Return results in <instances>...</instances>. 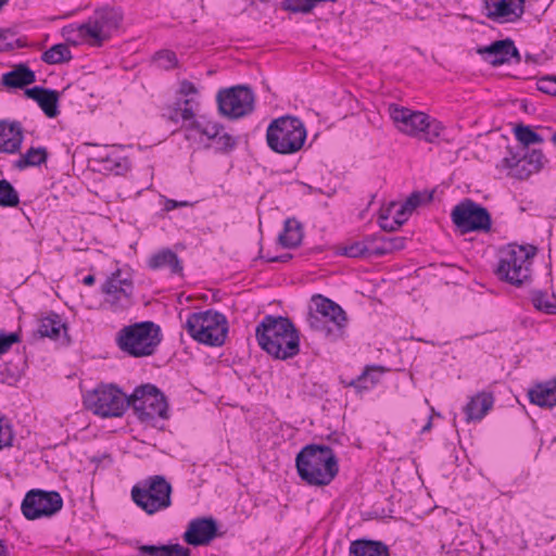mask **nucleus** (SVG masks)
<instances>
[{"mask_svg": "<svg viewBox=\"0 0 556 556\" xmlns=\"http://www.w3.org/2000/svg\"><path fill=\"white\" fill-rule=\"evenodd\" d=\"M162 340L161 327L151 320L124 326L115 336L119 351L134 358L154 355Z\"/></svg>", "mask_w": 556, "mask_h": 556, "instance_id": "4", "label": "nucleus"}, {"mask_svg": "<svg viewBox=\"0 0 556 556\" xmlns=\"http://www.w3.org/2000/svg\"><path fill=\"white\" fill-rule=\"evenodd\" d=\"M73 59L72 52L66 43H56L41 54L42 62L47 64H62Z\"/></svg>", "mask_w": 556, "mask_h": 556, "instance_id": "35", "label": "nucleus"}, {"mask_svg": "<svg viewBox=\"0 0 556 556\" xmlns=\"http://www.w3.org/2000/svg\"><path fill=\"white\" fill-rule=\"evenodd\" d=\"M172 484L164 476L154 475L140 480L131 488V500L148 515L172 505Z\"/></svg>", "mask_w": 556, "mask_h": 556, "instance_id": "8", "label": "nucleus"}, {"mask_svg": "<svg viewBox=\"0 0 556 556\" xmlns=\"http://www.w3.org/2000/svg\"><path fill=\"white\" fill-rule=\"evenodd\" d=\"M20 204V195L15 188L7 179L0 180V207H16Z\"/></svg>", "mask_w": 556, "mask_h": 556, "instance_id": "37", "label": "nucleus"}, {"mask_svg": "<svg viewBox=\"0 0 556 556\" xmlns=\"http://www.w3.org/2000/svg\"><path fill=\"white\" fill-rule=\"evenodd\" d=\"M365 245H363L362 241H354L351 243H348L340 248V254L348 256V257H363L365 258Z\"/></svg>", "mask_w": 556, "mask_h": 556, "instance_id": "45", "label": "nucleus"}, {"mask_svg": "<svg viewBox=\"0 0 556 556\" xmlns=\"http://www.w3.org/2000/svg\"><path fill=\"white\" fill-rule=\"evenodd\" d=\"M121 8L104 5L94 10L89 18L77 26V37L92 47H102L123 21Z\"/></svg>", "mask_w": 556, "mask_h": 556, "instance_id": "7", "label": "nucleus"}, {"mask_svg": "<svg viewBox=\"0 0 556 556\" xmlns=\"http://www.w3.org/2000/svg\"><path fill=\"white\" fill-rule=\"evenodd\" d=\"M49 152L45 147H30L25 153L21 154L12 164L17 170H25L28 167L40 166L48 161Z\"/></svg>", "mask_w": 556, "mask_h": 556, "instance_id": "31", "label": "nucleus"}, {"mask_svg": "<svg viewBox=\"0 0 556 556\" xmlns=\"http://www.w3.org/2000/svg\"><path fill=\"white\" fill-rule=\"evenodd\" d=\"M431 201H432V193H422L419 191H415L403 203L404 210L410 211L413 213V211L415 208H417L419 205H421L422 203L431 202Z\"/></svg>", "mask_w": 556, "mask_h": 556, "instance_id": "42", "label": "nucleus"}, {"mask_svg": "<svg viewBox=\"0 0 556 556\" xmlns=\"http://www.w3.org/2000/svg\"><path fill=\"white\" fill-rule=\"evenodd\" d=\"M214 141L217 144V149L222 152H229L233 150L237 144L236 139L227 132L217 135Z\"/></svg>", "mask_w": 556, "mask_h": 556, "instance_id": "48", "label": "nucleus"}, {"mask_svg": "<svg viewBox=\"0 0 556 556\" xmlns=\"http://www.w3.org/2000/svg\"><path fill=\"white\" fill-rule=\"evenodd\" d=\"M13 33L10 29H0V40L5 41Z\"/></svg>", "mask_w": 556, "mask_h": 556, "instance_id": "64", "label": "nucleus"}, {"mask_svg": "<svg viewBox=\"0 0 556 556\" xmlns=\"http://www.w3.org/2000/svg\"><path fill=\"white\" fill-rule=\"evenodd\" d=\"M13 50V46H12V41H1L0 42V51L1 52H4V51H12Z\"/></svg>", "mask_w": 556, "mask_h": 556, "instance_id": "61", "label": "nucleus"}, {"mask_svg": "<svg viewBox=\"0 0 556 556\" xmlns=\"http://www.w3.org/2000/svg\"><path fill=\"white\" fill-rule=\"evenodd\" d=\"M531 302L535 309L541 311L548 315L556 314V302L547 298V293L542 290H534L531 292Z\"/></svg>", "mask_w": 556, "mask_h": 556, "instance_id": "38", "label": "nucleus"}, {"mask_svg": "<svg viewBox=\"0 0 556 556\" xmlns=\"http://www.w3.org/2000/svg\"><path fill=\"white\" fill-rule=\"evenodd\" d=\"M223 129L224 126L219 123H207L206 125L202 126L200 134L206 136L210 140H214Z\"/></svg>", "mask_w": 556, "mask_h": 556, "instance_id": "51", "label": "nucleus"}, {"mask_svg": "<svg viewBox=\"0 0 556 556\" xmlns=\"http://www.w3.org/2000/svg\"><path fill=\"white\" fill-rule=\"evenodd\" d=\"M453 224L460 233L488 232L492 227L490 212L471 199H464L451 213Z\"/></svg>", "mask_w": 556, "mask_h": 556, "instance_id": "11", "label": "nucleus"}, {"mask_svg": "<svg viewBox=\"0 0 556 556\" xmlns=\"http://www.w3.org/2000/svg\"><path fill=\"white\" fill-rule=\"evenodd\" d=\"M306 136L304 123L299 117L286 115L270 122L266 142L278 154H293L303 148Z\"/></svg>", "mask_w": 556, "mask_h": 556, "instance_id": "5", "label": "nucleus"}, {"mask_svg": "<svg viewBox=\"0 0 556 556\" xmlns=\"http://www.w3.org/2000/svg\"><path fill=\"white\" fill-rule=\"evenodd\" d=\"M515 60L516 63H520L521 55L518 51V49L515 46V42L513 39H508V63H510L511 60Z\"/></svg>", "mask_w": 556, "mask_h": 556, "instance_id": "56", "label": "nucleus"}, {"mask_svg": "<svg viewBox=\"0 0 556 556\" xmlns=\"http://www.w3.org/2000/svg\"><path fill=\"white\" fill-rule=\"evenodd\" d=\"M410 211L404 210V204H401L400 207L395 211L393 216V224L399 225L400 227L408 219Z\"/></svg>", "mask_w": 556, "mask_h": 556, "instance_id": "53", "label": "nucleus"}, {"mask_svg": "<svg viewBox=\"0 0 556 556\" xmlns=\"http://www.w3.org/2000/svg\"><path fill=\"white\" fill-rule=\"evenodd\" d=\"M494 396L491 392H479L470 399V401L464 407L466 420L479 421L493 407Z\"/></svg>", "mask_w": 556, "mask_h": 556, "instance_id": "23", "label": "nucleus"}, {"mask_svg": "<svg viewBox=\"0 0 556 556\" xmlns=\"http://www.w3.org/2000/svg\"><path fill=\"white\" fill-rule=\"evenodd\" d=\"M312 301L315 304V312L327 321L334 326L346 327V313L338 303L321 294L314 295Z\"/></svg>", "mask_w": 556, "mask_h": 556, "instance_id": "20", "label": "nucleus"}, {"mask_svg": "<svg viewBox=\"0 0 556 556\" xmlns=\"http://www.w3.org/2000/svg\"><path fill=\"white\" fill-rule=\"evenodd\" d=\"M350 556H390L389 547L381 541L358 539L351 543Z\"/></svg>", "mask_w": 556, "mask_h": 556, "instance_id": "27", "label": "nucleus"}, {"mask_svg": "<svg viewBox=\"0 0 556 556\" xmlns=\"http://www.w3.org/2000/svg\"><path fill=\"white\" fill-rule=\"evenodd\" d=\"M96 282V277L94 275H87L84 279H83V283L86 285V286H93Z\"/></svg>", "mask_w": 556, "mask_h": 556, "instance_id": "63", "label": "nucleus"}, {"mask_svg": "<svg viewBox=\"0 0 556 556\" xmlns=\"http://www.w3.org/2000/svg\"><path fill=\"white\" fill-rule=\"evenodd\" d=\"M104 161L109 163L106 168L115 170L117 175L127 172L130 167V162L127 157H121L115 154L108 155Z\"/></svg>", "mask_w": 556, "mask_h": 556, "instance_id": "43", "label": "nucleus"}, {"mask_svg": "<svg viewBox=\"0 0 556 556\" xmlns=\"http://www.w3.org/2000/svg\"><path fill=\"white\" fill-rule=\"evenodd\" d=\"M26 45L27 43H26L25 39H22V38H17L12 41L13 50L16 48H24V47H26Z\"/></svg>", "mask_w": 556, "mask_h": 556, "instance_id": "62", "label": "nucleus"}, {"mask_svg": "<svg viewBox=\"0 0 556 556\" xmlns=\"http://www.w3.org/2000/svg\"><path fill=\"white\" fill-rule=\"evenodd\" d=\"M317 4L316 0H283L281 9L291 13L309 14Z\"/></svg>", "mask_w": 556, "mask_h": 556, "instance_id": "39", "label": "nucleus"}, {"mask_svg": "<svg viewBox=\"0 0 556 556\" xmlns=\"http://www.w3.org/2000/svg\"><path fill=\"white\" fill-rule=\"evenodd\" d=\"M153 62L157 67L168 71L176 67L178 60L174 51L160 50L153 55Z\"/></svg>", "mask_w": 556, "mask_h": 556, "instance_id": "41", "label": "nucleus"}, {"mask_svg": "<svg viewBox=\"0 0 556 556\" xmlns=\"http://www.w3.org/2000/svg\"><path fill=\"white\" fill-rule=\"evenodd\" d=\"M194 105H198V102L192 98L177 99L174 105L168 108V119L178 123L180 119L184 122L194 117Z\"/></svg>", "mask_w": 556, "mask_h": 556, "instance_id": "34", "label": "nucleus"}, {"mask_svg": "<svg viewBox=\"0 0 556 556\" xmlns=\"http://www.w3.org/2000/svg\"><path fill=\"white\" fill-rule=\"evenodd\" d=\"M141 549L143 553H148L151 556H191V549L178 543L161 545L144 544L141 545Z\"/></svg>", "mask_w": 556, "mask_h": 556, "instance_id": "33", "label": "nucleus"}, {"mask_svg": "<svg viewBox=\"0 0 556 556\" xmlns=\"http://www.w3.org/2000/svg\"><path fill=\"white\" fill-rule=\"evenodd\" d=\"M390 116L397 128L409 136L420 135L424 121L428 118V115L424 112L412 111L395 104L390 106Z\"/></svg>", "mask_w": 556, "mask_h": 556, "instance_id": "17", "label": "nucleus"}, {"mask_svg": "<svg viewBox=\"0 0 556 556\" xmlns=\"http://www.w3.org/2000/svg\"><path fill=\"white\" fill-rule=\"evenodd\" d=\"M523 162H526L530 168L527 169L525 165H522L521 169H518V174L516 175L519 179H526L532 173H539L544 167L547 160L542 150L532 149L523 154Z\"/></svg>", "mask_w": 556, "mask_h": 556, "instance_id": "32", "label": "nucleus"}, {"mask_svg": "<svg viewBox=\"0 0 556 556\" xmlns=\"http://www.w3.org/2000/svg\"><path fill=\"white\" fill-rule=\"evenodd\" d=\"M303 235L302 224L294 217L287 218L278 241L286 249H294L301 244Z\"/></svg>", "mask_w": 556, "mask_h": 556, "instance_id": "29", "label": "nucleus"}, {"mask_svg": "<svg viewBox=\"0 0 556 556\" xmlns=\"http://www.w3.org/2000/svg\"><path fill=\"white\" fill-rule=\"evenodd\" d=\"M529 400L532 404L540 407L556 406V378L549 381L538 383L528 392Z\"/></svg>", "mask_w": 556, "mask_h": 556, "instance_id": "25", "label": "nucleus"}, {"mask_svg": "<svg viewBox=\"0 0 556 556\" xmlns=\"http://www.w3.org/2000/svg\"><path fill=\"white\" fill-rule=\"evenodd\" d=\"M390 242V253L394 251H399L405 248V238L404 237H389Z\"/></svg>", "mask_w": 556, "mask_h": 556, "instance_id": "57", "label": "nucleus"}, {"mask_svg": "<svg viewBox=\"0 0 556 556\" xmlns=\"http://www.w3.org/2000/svg\"><path fill=\"white\" fill-rule=\"evenodd\" d=\"M24 94L26 98L36 101L47 117L55 118L60 114V93L56 90L35 86L26 88Z\"/></svg>", "mask_w": 556, "mask_h": 556, "instance_id": "18", "label": "nucleus"}, {"mask_svg": "<svg viewBox=\"0 0 556 556\" xmlns=\"http://www.w3.org/2000/svg\"><path fill=\"white\" fill-rule=\"evenodd\" d=\"M306 321L313 331L321 333L326 339L336 341L343 336L344 327L334 326L315 311L307 314Z\"/></svg>", "mask_w": 556, "mask_h": 556, "instance_id": "28", "label": "nucleus"}, {"mask_svg": "<svg viewBox=\"0 0 556 556\" xmlns=\"http://www.w3.org/2000/svg\"><path fill=\"white\" fill-rule=\"evenodd\" d=\"M299 478L311 486H327L339 473L334 451L324 444H307L295 456Z\"/></svg>", "mask_w": 556, "mask_h": 556, "instance_id": "2", "label": "nucleus"}, {"mask_svg": "<svg viewBox=\"0 0 556 556\" xmlns=\"http://www.w3.org/2000/svg\"><path fill=\"white\" fill-rule=\"evenodd\" d=\"M147 266L152 270L168 269L172 275L182 276L184 264L177 253L169 248L159 250L152 254L148 261Z\"/></svg>", "mask_w": 556, "mask_h": 556, "instance_id": "21", "label": "nucleus"}, {"mask_svg": "<svg viewBox=\"0 0 556 556\" xmlns=\"http://www.w3.org/2000/svg\"><path fill=\"white\" fill-rule=\"evenodd\" d=\"M24 140L20 122L0 121V152L14 154L20 152Z\"/></svg>", "mask_w": 556, "mask_h": 556, "instance_id": "19", "label": "nucleus"}, {"mask_svg": "<svg viewBox=\"0 0 556 556\" xmlns=\"http://www.w3.org/2000/svg\"><path fill=\"white\" fill-rule=\"evenodd\" d=\"M292 258V255L289 254V253H285V254H281V255H277V256H274V257H267L266 258V262H280V263H286L288 261H290Z\"/></svg>", "mask_w": 556, "mask_h": 556, "instance_id": "60", "label": "nucleus"}, {"mask_svg": "<svg viewBox=\"0 0 556 556\" xmlns=\"http://www.w3.org/2000/svg\"><path fill=\"white\" fill-rule=\"evenodd\" d=\"M514 135L525 148H528L531 144L542 143L544 141L540 134L534 131L530 126L523 124L515 126Z\"/></svg>", "mask_w": 556, "mask_h": 556, "instance_id": "36", "label": "nucleus"}, {"mask_svg": "<svg viewBox=\"0 0 556 556\" xmlns=\"http://www.w3.org/2000/svg\"><path fill=\"white\" fill-rule=\"evenodd\" d=\"M508 39H501L488 46L478 47L476 52L490 65L497 67L508 63Z\"/></svg>", "mask_w": 556, "mask_h": 556, "instance_id": "22", "label": "nucleus"}, {"mask_svg": "<svg viewBox=\"0 0 556 556\" xmlns=\"http://www.w3.org/2000/svg\"><path fill=\"white\" fill-rule=\"evenodd\" d=\"M379 226L384 231H395L400 228L399 225L393 224V219H390L388 215L381 214L378 219Z\"/></svg>", "mask_w": 556, "mask_h": 556, "instance_id": "55", "label": "nucleus"}, {"mask_svg": "<svg viewBox=\"0 0 556 556\" xmlns=\"http://www.w3.org/2000/svg\"><path fill=\"white\" fill-rule=\"evenodd\" d=\"M485 16L496 23H514L525 13V0H484Z\"/></svg>", "mask_w": 556, "mask_h": 556, "instance_id": "16", "label": "nucleus"}, {"mask_svg": "<svg viewBox=\"0 0 556 556\" xmlns=\"http://www.w3.org/2000/svg\"><path fill=\"white\" fill-rule=\"evenodd\" d=\"M216 101L220 115L238 119L254 111L255 96L250 87L238 85L219 90Z\"/></svg>", "mask_w": 556, "mask_h": 556, "instance_id": "12", "label": "nucleus"}, {"mask_svg": "<svg viewBox=\"0 0 556 556\" xmlns=\"http://www.w3.org/2000/svg\"><path fill=\"white\" fill-rule=\"evenodd\" d=\"M421 136L427 142H434L437 139L440 138L441 132L444 130V126L441 122L430 118L428 115V118L424 121V125L421 126Z\"/></svg>", "mask_w": 556, "mask_h": 556, "instance_id": "40", "label": "nucleus"}, {"mask_svg": "<svg viewBox=\"0 0 556 556\" xmlns=\"http://www.w3.org/2000/svg\"><path fill=\"white\" fill-rule=\"evenodd\" d=\"M218 536L222 534L218 532V523L213 517L192 519L182 534L184 541L195 547L208 545Z\"/></svg>", "mask_w": 556, "mask_h": 556, "instance_id": "15", "label": "nucleus"}, {"mask_svg": "<svg viewBox=\"0 0 556 556\" xmlns=\"http://www.w3.org/2000/svg\"><path fill=\"white\" fill-rule=\"evenodd\" d=\"M389 237L384 235H378L377 233V243L378 248H376V257H380L387 254H390V242Z\"/></svg>", "mask_w": 556, "mask_h": 556, "instance_id": "52", "label": "nucleus"}, {"mask_svg": "<svg viewBox=\"0 0 556 556\" xmlns=\"http://www.w3.org/2000/svg\"><path fill=\"white\" fill-rule=\"evenodd\" d=\"M185 329L192 339L208 346H222L228 333L226 316L214 309L191 313Z\"/></svg>", "mask_w": 556, "mask_h": 556, "instance_id": "6", "label": "nucleus"}, {"mask_svg": "<svg viewBox=\"0 0 556 556\" xmlns=\"http://www.w3.org/2000/svg\"><path fill=\"white\" fill-rule=\"evenodd\" d=\"M184 123L187 130H195L198 132L201 131L203 126V124L200 121H198L195 116L188 121H184Z\"/></svg>", "mask_w": 556, "mask_h": 556, "instance_id": "58", "label": "nucleus"}, {"mask_svg": "<svg viewBox=\"0 0 556 556\" xmlns=\"http://www.w3.org/2000/svg\"><path fill=\"white\" fill-rule=\"evenodd\" d=\"M21 341L20 332H0V356L8 352L14 343Z\"/></svg>", "mask_w": 556, "mask_h": 556, "instance_id": "47", "label": "nucleus"}, {"mask_svg": "<svg viewBox=\"0 0 556 556\" xmlns=\"http://www.w3.org/2000/svg\"><path fill=\"white\" fill-rule=\"evenodd\" d=\"M386 371L384 367L379 365H368L364 368L363 372L355 379L349 382L341 380L345 387H352L356 393L362 394L376 387L379 383L380 376Z\"/></svg>", "mask_w": 556, "mask_h": 556, "instance_id": "24", "label": "nucleus"}, {"mask_svg": "<svg viewBox=\"0 0 556 556\" xmlns=\"http://www.w3.org/2000/svg\"><path fill=\"white\" fill-rule=\"evenodd\" d=\"M509 155L503 159L504 166L507 168H516V175L518 169H521L520 163L523 162V155L515 153L511 149L508 150Z\"/></svg>", "mask_w": 556, "mask_h": 556, "instance_id": "50", "label": "nucleus"}, {"mask_svg": "<svg viewBox=\"0 0 556 556\" xmlns=\"http://www.w3.org/2000/svg\"><path fill=\"white\" fill-rule=\"evenodd\" d=\"M14 433L8 419L0 416V451L12 445Z\"/></svg>", "mask_w": 556, "mask_h": 556, "instance_id": "44", "label": "nucleus"}, {"mask_svg": "<svg viewBox=\"0 0 556 556\" xmlns=\"http://www.w3.org/2000/svg\"><path fill=\"white\" fill-rule=\"evenodd\" d=\"M129 407L142 422H150L155 417L167 418L168 404L164 393L151 383L137 387L129 395Z\"/></svg>", "mask_w": 556, "mask_h": 556, "instance_id": "10", "label": "nucleus"}, {"mask_svg": "<svg viewBox=\"0 0 556 556\" xmlns=\"http://www.w3.org/2000/svg\"><path fill=\"white\" fill-rule=\"evenodd\" d=\"M36 81L35 72L26 64H18L12 71L4 73L1 78L3 86L8 88H24Z\"/></svg>", "mask_w": 556, "mask_h": 556, "instance_id": "26", "label": "nucleus"}, {"mask_svg": "<svg viewBox=\"0 0 556 556\" xmlns=\"http://www.w3.org/2000/svg\"><path fill=\"white\" fill-rule=\"evenodd\" d=\"M538 249L534 245L508 244L498 252V262L494 269L498 280L521 288L532 281V258Z\"/></svg>", "mask_w": 556, "mask_h": 556, "instance_id": "3", "label": "nucleus"}, {"mask_svg": "<svg viewBox=\"0 0 556 556\" xmlns=\"http://www.w3.org/2000/svg\"><path fill=\"white\" fill-rule=\"evenodd\" d=\"M84 405L102 418L122 417L129 407V395L114 384H102L84 396Z\"/></svg>", "mask_w": 556, "mask_h": 556, "instance_id": "9", "label": "nucleus"}, {"mask_svg": "<svg viewBox=\"0 0 556 556\" xmlns=\"http://www.w3.org/2000/svg\"><path fill=\"white\" fill-rule=\"evenodd\" d=\"M101 292L113 312L124 311L132 304L134 282L123 278L121 269H116L102 283Z\"/></svg>", "mask_w": 556, "mask_h": 556, "instance_id": "14", "label": "nucleus"}, {"mask_svg": "<svg viewBox=\"0 0 556 556\" xmlns=\"http://www.w3.org/2000/svg\"><path fill=\"white\" fill-rule=\"evenodd\" d=\"M178 93L184 96V97H187L189 94H197L198 93V89L197 87L194 86L193 83L187 80V79H184L180 85H179V90H178Z\"/></svg>", "mask_w": 556, "mask_h": 556, "instance_id": "54", "label": "nucleus"}, {"mask_svg": "<svg viewBox=\"0 0 556 556\" xmlns=\"http://www.w3.org/2000/svg\"><path fill=\"white\" fill-rule=\"evenodd\" d=\"M538 90L556 97V75H546L540 78L538 81Z\"/></svg>", "mask_w": 556, "mask_h": 556, "instance_id": "46", "label": "nucleus"}, {"mask_svg": "<svg viewBox=\"0 0 556 556\" xmlns=\"http://www.w3.org/2000/svg\"><path fill=\"white\" fill-rule=\"evenodd\" d=\"M63 507V498L56 491L33 489L22 502L21 509L27 520L50 518Z\"/></svg>", "mask_w": 556, "mask_h": 556, "instance_id": "13", "label": "nucleus"}, {"mask_svg": "<svg viewBox=\"0 0 556 556\" xmlns=\"http://www.w3.org/2000/svg\"><path fill=\"white\" fill-rule=\"evenodd\" d=\"M66 330V325L55 312H50L47 316L39 319V326L35 336L39 338H49L56 340L60 338L61 330Z\"/></svg>", "mask_w": 556, "mask_h": 556, "instance_id": "30", "label": "nucleus"}, {"mask_svg": "<svg viewBox=\"0 0 556 556\" xmlns=\"http://www.w3.org/2000/svg\"><path fill=\"white\" fill-rule=\"evenodd\" d=\"M363 245H365V258H369V257H376V248H378V243H377V233L375 235H368L366 237H364L363 240H361Z\"/></svg>", "mask_w": 556, "mask_h": 556, "instance_id": "49", "label": "nucleus"}, {"mask_svg": "<svg viewBox=\"0 0 556 556\" xmlns=\"http://www.w3.org/2000/svg\"><path fill=\"white\" fill-rule=\"evenodd\" d=\"M255 338L260 348L276 359L286 361L300 353V331L289 317L264 316Z\"/></svg>", "mask_w": 556, "mask_h": 556, "instance_id": "1", "label": "nucleus"}, {"mask_svg": "<svg viewBox=\"0 0 556 556\" xmlns=\"http://www.w3.org/2000/svg\"><path fill=\"white\" fill-rule=\"evenodd\" d=\"M189 203L187 201H176L172 199H167L165 202V211L169 212L178 207L188 206Z\"/></svg>", "mask_w": 556, "mask_h": 556, "instance_id": "59", "label": "nucleus"}]
</instances>
